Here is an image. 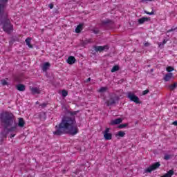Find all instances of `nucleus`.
Returning <instances> with one entry per match:
<instances>
[{
    "label": "nucleus",
    "instance_id": "nucleus-1",
    "mask_svg": "<svg viewBox=\"0 0 177 177\" xmlns=\"http://www.w3.org/2000/svg\"><path fill=\"white\" fill-rule=\"evenodd\" d=\"M80 113V111H71L70 110L66 111V114H68L70 116H64L61 122L59 124L55 126V131H53V135L55 136H62L66 133L74 136L78 133L79 130L78 127L75 126L77 121L75 120V115H77Z\"/></svg>",
    "mask_w": 177,
    "mask_h": 177
},
{
    "label": "nucleus",
    "instance_id": "nucleus-2",
    "mask_svg": "<svg viewBox=\"0 0 177 177\" xmlns=\"http://www.w3.org/2000/svg\"><path fill=\"white\" fill-rule=\"evenodd\" d=\"M0 120L3 127V131L0 133V142L3 143V139L8 138L9 132H15L17 129V123L16 122L15 115L9 112L1 113Z\"/></svg>",
    "mask_w": 177,
    "mask_h": 177
},
{
    "label": "nucleus",
    "instance_id": "nucleus-3",
    "mask_svg": "<svg viewBox=\"0 0 177 177\" xmlns=\"http://www.w3.org/2000/svg\"><path fill=\"white\" fill-rule=\"evenodd\" d=\"M8 0H0V23L3 25V30L7 34H12L13 25L10 23V19L8 18L6 13V6Z\"/></svg>",
    "mask_w": 177,
    "mask_h": 177
},
{
    "label": "nucleus",
    "instance_id": "nucleus-4",
    "mask_svg": "<svg viewBox=\"0 0 177 177\" xmlns=\"http://www.w3.org/2000/svg\"><path fill=\"white\" fill-rule=\"evenodd\" d=\"M127 97L129 99V100H131V102L136 103V104H142V101L139 100V97H138L133 93H127Z\"/></svg>",
    "mask_w": 177,
    "mask_h": 177
},
{
    "label": "nucleus",
    "instance_id": "nucleus-5",
    "mask_svg": "<svg viewBox=\"0 0 177 177\" xmlns=\"http://www.w3.org/2000/svg\"><path fill=\"white\" fill-rule=\"evenodd\" d=\"M118 100H120V96L113 94L110 96L109 100L106 102V106H113V104H115Z\"/></svg>",
    "mask_w": 177,
    "mask_h": 177
},
{
    "label": "nucleus",
    "instance_id": "nucleus-6",
    "mask_svg": "<svg viewBox=\"0 0 177 177\" xmlns=\"http://www.w3.org/2000/svg\"><path fill=\"white\" fill-rule=\"evenodd\" d=\"M110 128H106V129L102 131L105 140H111V139H113V134L110 133Z\"/></svg>",
    "mask_w": 177,
    "mask_h": 177
},
{
    "label": "nucleus",
    "instance_id": "nucleus-7",
    "mask_svg": "<svg viewBox=\"0 0 177 177\" xmlns=\"http://www.w3.org/2000/svg\"><path fill=\"white\" fill-rule=\"evenodd\" d=\"M93 49L95 52L102 53L103 50H109L110 49V46L109 45L105 46H94Z\"/></svg>",
    "mask_w": 177,
    "mask_h": 177
},
{
    "label": "nucleus",
    "instance_id": "nucleus-8",
    "mask_svg": "<svg viewBox=\"0 0 177 177\" xmlns=\"http://www.w3.org/2000/svg\"><path fill=\"white\" fill-rule=\"evenodd\" d=\"M122 122V118H119L117 119H115L113 120H111L109 123V125L113 126V125H118Z\"/></svg>",
    "mask_w": 177,
    "mask_h": 177
},
{
    "label": "nucleus",
    "instance_id": "nucleus-9",
    "mask_svg": "<svg viewBox=\"0 0 177 177\" xmlns=\"http://www.w3.org/2000/svg\"><path fill=\"white\" fill-rule=\"evenodd\" d=\"M152 171H156V163H153L152 165L149 166L145 170L146 174H150Z\"/></svg>",
    "mask_w": 177,
    "mask_h": 177
},
{
    "label": "nucleus",
    "instance_id": "nucleus-10",
    "mask_svg": "<svg viewBox=\"0 0 177 177\" xmlns=\"http://www.w3.org/2000/svg\"><path fill=\"white\" fill-rule=\"evenodd\" d=\"M24 125H26V122L24 119L22 118H19L18 120V123H17V127H19V128H24Z\"/></svg>",
    "mask_w": 177,
    "mask_h": 177
},
{
    "label": "nucleus",
    "instance_id": "nucleus-11",
    "mask_svg": "<svg viewBox=\"0 0 177 177\" xmlns=\"http://www.w3.org/2000/svg\"><path fill=\"white\" fill-rule=\"evenodd\" d=\"M173 77H174V74H172L171 73H169L165 75L164 81L165 82H168V81H171V80H172Z\"/></svg>",
    "mask_w": 177,
    "mask_h": 177
},
{
    "label": "nucleus",
    "instance_id": "nucleus-12",
    "mask_svg": "<svg viewBox=\"0 0 177 177\" xmlns=\"http://www.w3.org/2000/svg\"><path fill=\"white\" fill-rule=\"evenodd\" d=\"M68 64H74L75 62H77V59H75V57L74 56H69L66 60Z\"/></svg>",
    "mask_w": 177,
    "mask_h": 177
},
{
    "label": "nucleus",
    "instance_id": "nucleus-13",
    "mask_svg": "<svg viewBox=\"0 0 177 177\" xmlns=\"http://www.w3.org/2000/svg\"><path fill=\"white\" fill-rule=\"evenodd\" d=\"M16 89L19 92H24L26 91V86L24 84H19L16 86Z\"/></svg>",
    "mask_w": 177,
    "mask_h": 177
},
{
    "label": "nucleus",
    "instance_id": "nucleus-14",
    "mask_svg": "<svg viewBox=\"0 0 177 177\" xmlns=\"http://www.w3.org/2000/svg\"><path fill=\"white\" fill-rule=\"evenodd\" d=\"M151 20L150 17H143L138 19V24H143L145 21H150Z\"/></svg>",
    "mask_w": 177,
    "mask_h": 177
},
{
    "label": "nucleus",
    "instance_id": "nucleus-15",
    "mask_svg": "<svg viewBox=\"0 0 177 177\" xmlns=\"http://www.w3.org/2000/svg\"><path fill=\"white\" fill-rule=\"evenodd\" d=\"M30 91L32 92V95H39V93H41V91H39V88L37 87H32Z\"/></svg>",
    "mask_w": 177,
    "mask_h": 177
},
{
    "label": "nucleus",
    "instance_id": "nucleus-16",
    "mask_svg": "<svg viewBox=\"0 0 177 177\" xmlns=\"http://www.w3.org/2000/svg\"><path fill=\"white\" fill-rule=\"evenodd\" d=\"M83 27H84V24H80L77 25V26L75 28V32L77 34H80V32H81V31H82Z\"/></svg>",
    "mask_w": 177,
    "mask_h": 177
},
{
    "label": "nucleus",
    "instance_id": "nucleus-17",
    "mask_svg": "<svg viewBox=\"0 0 177 177\" xmlns=\"http://www.w3.org/2000/svg\"><path fill=\"white\" fill-rule=\"evenodd\" d=\"M102 24L104 25V26H107L109 24H114V21L113 20H111V19H106V20H104V21H102Z\"/></svg>",
    "mask_w": 177,
    "mask_h": 177
},
{
    "label": "nucleus",
    "instance_id": "nucleus-18",
    "mask_svg": "<svg viewBox=\"0 0 177 177\" xmlns=\"http://www.w3.org/2000/svg\"><path fill=\"white\" fill-rule=\"evenodd\" d=\"M38 117L41 121H45L46 120V114L44 112L39 113Z\"/></svg>",
    "mask_w": 177,
    "mask_h": 177
},
{
    "label": "nucleus",
    "instance_id": "nucleus-19",
    "mask_svg": "<svg viewBox=\"0 0 177 177\" xmlns=\"http://www.w3.org/2000/svg\"><path fill=\"white\" fill-rule=\"evenodd\" d=\"M172 175H174V170H169L167 173L161 177H172Z\"/></svg>",
    "mask_w": 177,
    "mask_h": 177
},
{
    "label": "nucleus",
    "instance_id": "nucleus-20",
    "mask_svg": "<svg viewBox=\"0 0 177 177\" xmlns=\"http://www.w3.org/2000/svg\"><path fill=\"white\" fill-rule=\"evenodd\" d=\"M8 80H9L8 78H6V79H2L1 80V84L3 85V86H8L9 85V82H8Z\"/></svg>",
    "mask_w": 177,
    "mask_h": 177
},
{
    "label": "nucleus",
    "instance_id": "nucleus-21",
    "mask_svg": "<svg viewBox=\"0 0 177 177\" xmlns=\"http://www.w3.org/2000/svg\"><path fill=\"white\" fill-rule=\"evenodd\" d=\"M25 41H26V45H28V46L29 48H32V45H31V38L30 37H28Z\"/></svg>",
    "mask_w": 177,
    "mask_h": 177
},
{
    "label": "nucleus",
    "instance_id": "nucleus-22",
    "mask_svg": "<svg viewBox=\"0 0 177 177\" xmlns=\"http://www.w3.org/2000/svg\"><path fill=\"white\" fill-rule=\"evenodd\" d=\"M49 67H50V64L49 62H46L43 66V71H46Z\"/></svg>",
    "mask_w": 177,
    "mask_h": 177
},
{
    "label": "nucleus",
    "instance_id": "nucleus-23",
    "mask_svg": "<svg viewBox=\"0 0 177 177\" xmlns=\"http://www.w3.org/2000/svg\"><path fill=\"white\" fill-rule=\"evenodd\" d=\"M115 136H119L120 138H124V136H125V132L122 131H120L118 132L117 134H115Z\"/></svg>",
    "mask_w": 177,
    "mask_h": 177
},
{
    "label": "nucleus",
    "instance_id": "nucleus-24",
    "mask_svg": "<svg viewBox=\"0 0 177 177\" xmlns=\"http://www.w3.org/2000/svg\"><path fill=\"white\" fill-rule=\"evenodd\" d=\"M19 41V38H17V37H12L10 41V44H15V42Z\"/></svg>",
    "mask_w": 177,
    "mask_h": 177
},
{
    "label": "nucleus",
    "instance_id": "nucleus-25",
    "mask_svg": "<svg viewBox=\"0 0 177 177\" xmlns=\"http://www.w3.org/2000/svg\"><path fill=\"white\" fill-rule=\"evenodd\" d=\"M120 70V66L118 65L114 66L111 70V73H115V71H118Z\"/></svg>",
    "mask_w": 177,
    "mask_h": 177
},
{
    "label": "nucleus",
    "instance_id": "nucleus-26",
    "mask_svg": "<svg viewBox=\"0 0 177 177\" xmlns=\"http://www.w3.org/2000/svg\"><path fill=\"white\" fill-rule=\"evenodd\" d=\"M128 125H129V124L128 123H124V124H122L118 126V128L119 129H122V128H127V127H128Z\"/></svg>",
    "mask_w": 177,
    "mask_h": 177
},
{
    "label": "nucleus",
    "instance_id": "nucleus-27",
    "mask_svg": "<svg viewBox=\"0 0 177 177\" xmlns=\"http://www.w3.org/2000/svg\"><path fill=\"white\" fill-rule=\"evenodd\" d=\"M107 91V87H101L98 92H100V93H104V92Z\"/></svg>",
    "mask_w": 177,
    "mask_h": 177
},
{
    "label": "nucleus",
    "instance_id": "nucleus-28",
    "mask_svg": "<svg viewBox=\"0 0 177 177\" xmlns=\"http://www.w3.org/2000/svg\"><path fill=\"white\" fill-rule=\"evenodd\" d=\"M172 157H174V156L169 155V154H165L164 156V160H171Z\"/></svg>",
    "mask_w": 177,
    "mask_h": 177
},
{
    "label": "nucleus",
    "instance_id": "nucleus-29",
    "mask_svg": "<svg viewBox=\"0 0 177 177\" xmlns=\"http://www.w3.org/2000/svg\"><path fill=\"white\" fill-rule=\"evenodd\" d=\"M175 88H176V83H174V84L169 86V91H174L175 89Z\"/></svg>",
    "mask_w": 177,
    "mask_h": 177
},
{
    "label": "nucleus",
    "instance_id": "nucleus-30",
    "mask_svg": "<svg viewBox=\"0 0 177 177\" xmlns=\"http://www.w3.org/2000/svg\"><path fill=\"white\" fill-rule=\"evenodd\" d=\"M165 44H167V40L164 39L162 43L158 44L159 48H162Z\"/></svg>",
    "mask_w": 177,
    "mask_h": 177
},
{
    "label": "nucleus",
    "instance_id": "nucleus-31",
    "mask_svg": "<svg viewBox=\"0 0 177 177\" xmlns=\"http://www.w3.org/2000/svg\"><path fill=\"white\" fill-rule=\"evenodd\" d=\"M91 31H93L94 34H99V32H100V31L99 30V28H93L91 29Z\"/></svg>",
    "mask_w": 177,
    "mask_h": 177
},
{
    "label": "nucleus",
    "instance_id": "nucleus-32",
    "mask_svg": "<svg viewBox=\"0 0 177 177\" xmlns=\"http://www.w3.org/2000/svg\"><path fill=\"white\" fill-rule=\"evenodd\" d=\"M62 96L64 97H66V96H67V95H68V92H67V91H66V90H62Z\"/></svg>",
    "mask_w": 177,
    "mask_h": 177
},
{
    "label": "nucleus",
    "instance_id": "nucleus-33",
    "mask_svg": "<svg viewBox=\"0 0 177 177\" xmlns=\"http://www.w3.org/2000/svg\"><path fill=\"white\" fill-rule=\"evenodd\" d=\"M167 71L168 73H171V71H174V67L172 66H168L167 68H166Z\"/></svg>",
    "mask_w": 177,
    "mask_h": 177
},
{
    "label": "nucleus",
    "instance_id": "nucleus-34",
    "mask_svg": "<svg viewBox=\"0 0 177 177\" xmlns=\"http://www.w3.org/2000/svg\"><path fill=\"white\" fill-rule=\"evenodd\" d=\"M176 30H177V27H175V28L173 27L171 29L168 30L167 32H172V31H176Z\"/></svg>",
    "mask_w": 177,
    "mask_h": 177
},
{
    "label": "nucleus",
    "instance_id": "nucleus-35",
    "mask_svg": "<svg viewBox=\"0 0 177 177\" xmlns=\"http://www.w3.org/2000/svg\"><path fill=\"white\" fill-rule=\"evenodd\" d=\"M145 13H146V15H154V11H151V12H148V11H144Z\"/></svg>",
    "mask_w": 177,
    "mask_h": 177
},
{
    "label": "nucleus",
    "instance_id": "nucleus-36",
    "mask_svg": "<svg viewBox=\"0 0 177 177\" xmlns=\"http://www.w3.org/2000/svg\"><path fill=\"white\" fill-rule=\"evenodd\" d=\"M149 92H150V91H149V89L145 90V91L142 92V95H147V93H149Z\"/></svg>",
    "mask_w": 177,
    "mask_h": 177
},
{
    "label": "nucleus",
    "instance_id": "nucleus-37",
    "mask_svg": "<svg viewBox=\"0 0 177 177\" xmlns=\"http://www.w3.org/2000/svg\"><path fill=\"white\" fill-rule=\"evenodd\" d=\"M40 106H41V109H45V107H46V106H48V104H46V103H43V104H41Z\"/></svg>",
    "mask_w": 177,
    "mask_h": 177
},
{
    "label": "nucleus",
    "instance_id": "nucleus-38",
    "mask_svg": "<svg viewBox=\"0 0 177 177\" xmlns=\"http://www.w3.org/2000/svg\"><path fill=\"white\" fill-rule=\"evenodd\" d=\"M15 80L17 82H21V79L19 77H16Z\"/></svg>",
    "mask_w": 177,
    "mask_h": 177
},
{
    "label": "nucleus",
    "instance_id": "nucleus-39",
    "mask_svg": "<svg viewBox=\"0 0 177 177\" xmlns=\"http://www.w3.org/2000/svg\"><path fill=\"white\" fill-rule=\"evenodd\" d=\"M160 165L161 164H160V162H156V168H158Z\"/></svg>",
    "mask_w": 177,
    "mask_h": 177
},
{
    "label": "nucleus",
    "instance_id": "nucleus-40",
    "mask_svg": "<svg viewBox=\"0 0 177 177\" xmlns=\"http://www.w3.org/2000/svg\"><path fill=\"white\" fill-rule=\"evenodd\" d=\"M53 3H50L49 5H48V7L50 8V9H53Z\"/></svg>",
    "mask_w": 177,
    "mask_h": 177
},
{
    "label": "nucleus",
    "instance_id": "nucleus-41",
    "mask_svg": "<svg viewBox=\"0 0 177 177\" xmlns=\"http://www.w3.org/2000/svg\"><path fill=\"white\" fill-rule=\"evenodd\" d=\"M151 1L153 0H141V2H147V1L151 2Z\"/></svg>",
    "mask_w": 177,
    "mask_h": 177
},
{
    "label": "nucleus",
    "instance_id": "nucleus-42",
    "mask_svg": "<svg viewBox=\"0 0 177 177\" xmlns=\"http://www.w3.org/2000/svg\"><path fill=\"white\" fill-rule=\"evenodd\" d=\"M91 81V77H88V79H86L84 82H89Z\"/></svg>",
    "mask_w": 177,
    "mask_h": 177
},
{
    "label": "nucleus",
    "instance_id": "nucleus-43",
    "mask_svg": "<svg viewBox=\"0 0 177 177\" xmlns=\"http://www.w3.org/2000/svg\"><path fill=\"white\" fill-rule=\"evenodd\" d=\"M173 125H174L175 127H177V121L173 122Z\"/></svg>",
    "mask_w": 177,
    "mask_h": 177
},
{
    "label": "nucleus",
    "instance_id": "nucleus-44",
    "mask_svg": "<svg viewBox=\"0 0 177 177\" xmlns=\"http://www.w3.org/2000/svg\"><path fill=\"white\" fill-rule=\"evenodd\" d=\"M150 44L149 42H147L144 44L145 46H149Z\"/></svg>",
    "mask_w": 177,
    "mask_h": 177
},
{
    "label": "nucleus",
    "instance_id": "nucleus-45",
    "mask_svg": "<svg viewBox=\"0 0 177 177\" xmlns=\"http://www.w3.org/2000/svg\"><path fill=\"white\" fill-rule=\"evenodd\" d=\"M15 134H11L10 138H15Z\"/></svg>",
    "mask_w": 177,
    "mask_h": 177
},
{
    "label": "nucleus",
    "instance_id": "nucleus-46",
    "mask_svg": "<svg viewBox=\"0 0 177 177\" xmlns=\"http://www.w3.org/2000/svg\"><path fill=\"white\" fill-rule=\"evenodd\" d=\"M78 173H79L78 170H76V171L74 172V174H75V175H78Z\"/></svg>",
    "mask_w": 177,
    "mask_h": 177
},
{
    "label": "nucleus",
    "instance_id": "nucleus-47",
    "mask_svg": "<svg viewBox=\"0 0 177 177\" xmlns=\"http://www.w3.org/2000/svg\"><path fill=\"white\" fill-rule=\"evenodd\" d=\"M151 71H153V69H151Z\"/></svg>",
    "mask_w": 177,
    "mask_h": 177
}]
</instances>
